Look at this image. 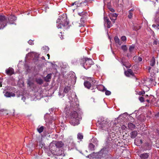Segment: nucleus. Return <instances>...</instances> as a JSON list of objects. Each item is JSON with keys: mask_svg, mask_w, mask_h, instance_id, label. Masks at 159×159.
Returning <instances> with one entry per match:
<instances>
[{"mask_svg": "<svg viewBox=\"0 0 159 159\" xmlns=\"http://www.w3.org/2000/svg\"><path fill=\"white\" fill-rule=\"evenodd\" d=\"M28 43L30 45H32L34 44V43L33 42V41L32 40H30L28 41Z\"/></svg>", "mask_w": 159, "mask_h": 159, "instance_id": "obj_41", "label": "nucleus"}, {"mask_svg": "<svg viewBox=\"0 0 159 159\" xmlns=\"http://www.w3.org/2000/svg\"><path fill=\"white\" fill-rule=\"evenodd\" d=\"M121 40L123 41H125L126 40V38L125 36H122L121 38Z\"/></svg>", "mask_w": 159, "mask_h": 159, "instance_id": "obj_40", "label": "nucleus"}, {"mask_svg": "<svg viewBox=\"0 0 159 159\" xmlns=\"http://www.w3.org/2000/svg\"><path fill=\"white\" fill-rule=\"evenodd\" d=\"M44 129V127L43 126H39L38 128L37 129L38 131V132L39 133H42L43 130Z\"/></svg>", "mask_w": 159, "mask_h": 159, "instance_id": "obj_29", "label": "nucleus"}, {"mask_svg": "<svg viewBox=\"0 0 159 159\" xmlns=\"http://www.w3.org/2000/svg\"><path fill=\"white\" fill-rule=\"evenodd\" d=\"M102 125H103V126H102V125H99L100 128H101L102 130H107V131L109 132V130L108 129V124H103Z\"/></svg>", "mask_w": 159, "mask_h": 159, "instance_id": "obj_12", "label": "nucleus"}, {"mask_svg": "<svg viewBox=\"0 0 159 159\" xmlns=\"http://www.w3.org/2000/svg\"><path fill=\"white\" fill-rule=\"evenodd\" d=\"M36 82L39 84H41L43 83V80L41 78H37L36 79Z\"/></svg>", "mask_w": 159, "mask_h": 159, "instance_id": "obj_27", "label": "nucleus"}, {"mask_svg": "<svg viewBox=\"0 0 159 159\" xmlns=\"http://www.w3.org/2000/svg\"><path fill=\"white\" fill-rule=\"evenodd\" d=\"M131 137L132 138H134L137 136L138 132L136 131H133L130 134Z\"/></svg>", "mask_w": 159, "mask_h": 159, "instance_id": "obj_18", "label": "nucleus"}, {"mask_svg": "<svg viewBox=\"0 0 159 159\" xmlns=\"http://www.w3.org/2000/svg\"><path fill=\"white\" fill-rule=\"evenodd\" d=\"M121 63L122 64V65L123 66H125V65L124 64V63H123V60H121Z\"/></svg>", "mask_w": 159, "mask_h": 159, "instance_id": "obj_49", "label": "nucleus"}, {"mask_svg": "<svg viewBox=\"0 0 159 159\" xmlns=\"http://www.w3.org/2000/svg\"><path fill=\"white\" fill-rule=\"evenodd\" d=\"M108 9L112 12H114L115 11L114 9L111 7H109Z\"/></svg>", "mask_w": 159, "mask_h": 159, "instance_id": "obj_42", "label": "nucleus"}, {"mask_svg": "<svg viewBox=\"0 0 159 159\" xmlns=\"http://www.w3.org/2000/svg\"><path fill=\"white\" fill-rule=\"evenodd\" d=\"M83 136L82 133H79L77 134V138L78 139L82 140L83 139Z\"/></svg>", "mask_w": 159, "mask_h": 159, "instance_id": "obj_32", "label": "nucleus"}, {"mask_svg": "<svg viewBox=\"0 0 159 159\" xmlns=\"http://www.w3.org/2000/svg\"><path fill=\"white\" fill-rule=\"evenodd\" d=\"M51 78V74H48L45 77L44 80L46 82H49L50 81Z\"/></svg>", "mask_w": 159, "mask_h": 159, "instance_id": "obj_19", "label": "nucleus"}, {"mask_svg": "<svg viewBox=\"0 0 159 159\" xmlns=\"http://www.w3.org/2000/svg\"><path fill=\"white\" fill-rule=\"evenodd\" d=\"M135 57L136 58V57H133V59H134Z\"/></svg>", "mask_w": 159, "mask_h": 159, "instance_id": "obj_56", "label": "nucleus"}, {"mask_svg": "<svg viewBox=\"0 0 159 159\" xmlns=\"http://www.w3.org/2000/svg\"><path fill=\"white\" fill-rule=\"evenodd\" d=\"M104 20L107 23V27L108 28H110L112 26V25L111 24V22L109 20L108 18L107 17H104Z\"/></svg>", "mask_w": 159, "mask_h": 159, "instance_id": "obj_15", "label": "nucleus"}, {"mask_svg": "<svg viewBox=\"0 0 159 159\" xmlns=\"http://www.w3.org/2000/svg\"><path fill=\"white\" fill-rule=\"evenodd\" d=\"M98 123L99 125H102L103 124H108L109 122L108 120L103 117H101L98 120ZM103 126V125H102Z\"/></svg>", "mask_w": 159, "mask_h": 159, "instance_id": "obj_7", "label": "nucleus"}, {"mask_svg": "<svg viewBox=\"0 0 159 159\" xmlns=\"http://www.w3.org/2000/svg\"><path fill=\"white\" fill-rule=\"evenodd\" d=\"M42 58H43H43H44V57H42Z\"/></svg>", "mask_w": 159, "mask_h": 159, "instance_id": "obj_60", "label": "nucleus"}, {"mask_svg": "<svg viewBox=\"0 0 159 159\" xmlns=\"http://www.w3.org/2000/svg\"><path fill=\"white\" fill-rule=\"evenodd\" d=\"M109 16H113V17H115V18L116 19V17L118 16L117 14L116 13H110Z\"/></svg>", "mask_w": 159, "mask_h": 159, "instance_id": "obj_37", "label": "nucleus"}, {"mask_svg": "<svg viewBox=\"0 0 159 159\" xmlns=\"http://www.w3.org/2000/svg\"><path fill=\"white\" fill-rule=\"evenodd\" d=\"M70 87L68 86H66L64 89L63 91V96L62 97H64L65 95V94L64 93H67L69 91H70Z\"/></svg>", "mask_w": 159, "mask_h": 159, "instance_id": "obj_17", "label": "nucleus"}, {"mask_svg": "<svg viewBox=\"0 0 159 159\" xmlns=\"http://www.w3.org/2000/svg\"><path fill=\"white\" fill-rule=\"evenodd\" d=\"M121 129L124 130H125L126 128V127L124 125H122L121 127Z\"/></svg>", "mask_w": 159, "mask_h": 159, "instance_id": "obj_44", "label": "nucleus"}, {"mask_svg": "<svg viewBox=\"0 0 159 159\" xmlns=\"http://www.w3.org/2000/svg\"><path fill=\"white\" fill-rule=\"evenodd\" d=\"M109 17L110 19L111 20L112 22L113 23H114L115 22V21L116 20V19L115 18V17H113V16H109Z\"/></svg>", "mask_w": 159, "mask_h": 159, "instance_id": "obj_33", "label": "nucleus"}, {"mask_svg": "<svg viewBox=\"0 0 159 159\" xmlns=\"http://www.w3.org/2000/svg\"><path fill=\"white\" fill-rule=\"evenodd\" d=\"M80 62L82 66L86 69H88L93 64V62L92 60L88 58L82 59Z\"/></svg>", "mask_w": 159, "mask_h": 159, "instance_id": "obj_3", "label": "nucleus"}, {"mask_svg": "<svg viewBox=\"0 0 159 159\" xmlns=\"http://www.w3.org/2000/svg\"><path fill=\"white\" fill-rule=\"evenodd\" d=\"M70 77H71V79H73L74 80L75 79V74L73 72H71L69 74Z\"/></svg>", "mask_w": 159, "mask_h": 159, "instance_id": "obj_28", "label": "nucleus"}, {"mask_svg": "<svg viewBox=\"0 0 159 159\" xmlns=\"http://www.w3.org/2000/svg\"><path fill=\"white\" fill-rule=\"evenodd\" d=\"M142 59L141 57H138V62H140L142 61Z\"/></svg>", "mask_w": 159, "mask_h": 159, "instance_id": "obj_43", "label": "nucleus"}, {"mask_svg": "<svg viewBox=\"0 0 159 159\" xmlns=\"http://www.w3.org/2000/svg\"><path fill=\"white\" fill-rule=\"evenodd\" d=\"M150 81H151V82H152L153 81H155L154 80V79L153 78H151L150 79Z\"/></svg>", "mask_w": 159, "mask_h": 159, "instance_id": "obj_48", "label": "nucleus"}, {"mask_svg": "<svg viewBox=\"0 0 159 159\" xmlns=\"http://www.w3.org/2000/svg\"><path fill=\"white\" fill-rule=\"evenodd\" d=\"M146 101H147V102H148V103H149V102H150V100H148V99H147V100H146Z\"/></svg>", "mask_w": 159, "mask_h": 159, "instance_id": "obj_52", "label": "nucleus"}, {"mask_svg": "<svg viewBox=\"0 0 159 159\" xmlns=\"http://www.w3.org/2000/svg\"><path fill=\"white\" fill-rule=\"evenodd\" d=\"M60 34H59V35L60 36H61V37H60V38H61V39H63V36H62V33H61V32L60 33Z\"/></svg>", "mask_w": 159, "mask_h": 159, "instance_id": "obj_46", "label": "nucleus"}, {"mask_svg": "<svg viewBox=\"0 0 159 159\" xmlns=\"http://www.w3.org/2000/svg\"><path fill=\"white\" fill-rule=\"evenodd\" d=\"M68 24L69 22L67 21V19L66 17L58 18L57 20V26L58 28H61L62 26H65L67 25Z\"/></svg>", "mask_w": 159, "mask_h": 159, "instance_id": "obj_4", "label": "nucleus"}, {"mask_svg": "<svg viewBox=\"0 0 159 159\" xmlns=\"http://www.w3.org/2000/svg\"><path fill=\"white\" fill-rule=\"evenodd\" d=\"M114 39L116 43H117L119 45L121 44V43L119 39L117 36H115Z\"/></svg>", "mask_w": 159, "mask_h": 159, "instance_id": "obj_23", "label": "nucleus"}, {"mask_svg": "<svg viewBox=\"0 0 159 159\" xmlns=\"http://www.w3.org/2000/svg\"><path fill=\"white\" fill-rule=\"evenodd\" d=\"M96 81L93 78H88L84 83V85L88 89H93L96 87Z\"/></svg>", "mask_w": 159, "mask_h": 159, "instance_id": "obj_2", "label": "nucleus"}, {"mask_svg": "<svg viewBox=\"0 0 159 159\" xmlns=\"http://www.w3.org/2000/svg\"><path fill=\"white\" fill-rule=\"evenodd\" d=\"M121 49L124 51H125L127 50V48L126 46L125 45H122L121 47Z\"/></svg>", "mask_w": 159, "mask_h": 159, "instance_id": "obj_34", "label": "nucleus"}, {"mask_svg": "<svg viewBox=\"0 0 159 159\" xmlns=\"http://www.w3.org/2000/svg\"><path fill=\"white\" fill-rule=\"evenodd\" d=\"M133 10L131 9L129 11V15H128V17L129 19H131L133 17Z\"/></svg>", "mask_w": 159, "mask_h": 159, "instance_id": "obj_24", "label": "nucleus"}, {"mask_svg": "<svg viewBox=\"0 0 159 159\" xmlns=\"http://www.w3.org/2000/svg\"><path fill=\"white\" fill-rule=\"evenodd\" d=\"M135 46L134 45L132 44L129 46V51L131 54L133 52V51L135 48Z\"/></svg>", "mask_w": 159, "mask_h": 159, "instance_id": "obj_21", "label": "nucleus"}, {"mask_svg": "<svg viewBox=\"0 0 159 159\" xmlns=\"http://www.w3.org/2000/svg\"><path fill=\"white\" fill-rule=\"evenodd\" d=\"M43 48L45 50V51H48L49 50V48L48 46H45L43 47Z\"/></svg>", "mask_w": 159, "mask_h": 159, "instance_id": "obj_38", "label": "nucleus"}, {"mask_svg": "<svg viewBox=\"0 0 159 159\" xmlns=\"http://www.w3.org/2000/svg\"><path fill=\"white\" fill-rule=\"evenodd\" d=\"M6 73L8 75H11L14 74V70L11 68H9L6 70Z\"/></svg>", "mask_w": 159, "mask_h": 159, "instance_id": "obj_10", "label": "nucleus"}, {"mask_svg": "<svg viewBox=\"0 0 159 159\" xmlns=\"http://www.w3.org/2000/svg\"><path fill=\"white\" fill-rule=\"evenodd\" d=\"M63 145V143L61 141H55L51 143L50 146L51 147L52 145L54 146V147H56L57 148H60L62 147Z\"/></svg>", "mask_w": 159, "mask_h": 159, "instance_id": "obj_6", "label": "nucleus"}, {"mask_svg": "<svg viewBox=\"0 0 159 159\" xmlns=\"http://www.w3.org/2000/svg\"><path fill=\"white\" fill-rule=\"evenodd\" d=\"M47 56L48 57V59H49V57H50V55H49V54H48L47 55Z\"/></svg>", "mask_w": 159, "mask_h": 159, "instance_id": "obj_53", "label": "nucleus"}, {"mask_svg": "<svg viewBox=\"0 0 159 159\" xmlns=\"http://www.w3.org/2000/svg\"><path fill=\"white\" fill-rule=\"evenodd\" d=\"M157 43H158V42H157V41L154 40L153 43V44L157 45Z\"/></svg>", "mask_w": 159, "mask_h": 159, "instance_id": "obj_45", "label": "nucleus"}, {"mask_svg": "<svg viewBox=\"0 0 159 159\" xmlns=\"http://www.w3.org/2000/svg\"><path fill=\"white\" fill-rule=\"evenodd\" d=\"M139 157L141 159H147L149 157V154L148 153H144L140 154Z\"/></svg>", "mask_w": 159, "mask_h": 159, "instance_id": "obj_14", "label": "nucleus"}, {"mask_svg": "<svg viewBox=\"0 0 159 159\" xmlns=\"http://www.w3.org/2000/svg\"><path fill=\"white\" fill-rule=\"evenodd\" d=\"M7 20L6 17L3 15H0V29H3L7 25Z\"/></svg>", "mask_w": 159, "mask_h": 159, "instance_id": "obj_5", "label": "nucleus"}, {"mask_svg": "<svg viewBox=\"0 0 159 159\" xmlns=\"http://www.w3.org/2000/svg\"><path fill=\"white\" fill-rule=\"evenodd\" d=\"M108 145H109V146L108 147H109V146L110 145V143H109Z\"/></svg>", "mask_w": 159, "mask_h": 159, "instance_id": "obj_58", "label": "nucleus"}, {"mask_svg": "<svg viewBox=\"0 0 159 159\" xmlns=\"http://www.w3.org/2000/svg\"><path fill=\"white\" fill-rule=\"evenodd\" d=\"M89 148L90 150L94 151L95 150V146L92 143H90L89 145Z\"/></svg>", "mask_w": 159, "mask_h": 159, "instance_id": "obj_20", "label": "nucleus"}, {"mask_svg": "<svg viewBox=\"0 0 159 159\" xmlns=\"http://www.w3.org/2000/svg\"><path fill=\"white\" fill-rule=\"evenodd\" d=\"M155 58L153 57L150 61V65L151 66H153L155 65Z\"/></svg>", "mask_w": 159, "mask_h": 159, "instance_id": "obj_25", "label": "nucleus"}, {"mask_svg": "<svg viewBox=\"0 0 159 159\" xmlns=\"http://www.w3.org/2000/svg\"><path fill=\"white\" fill-rule=\"evenodd\" d=\"M25 97H23V98H22V100H23L24 101V100H25Z\"/></svg>", "mask_w": 159, "mask_h": 159, "instance_id": "obj_54", "label": "nucleus"}, {"mask_svg": "<svg viewBox=\"0 0 159 159\" xmlns=\"http://www.w3.org/2000/svg\"><path fill=\"white\" fill-rule=\"evenodd\" d=\"M86 12H85L82 11L81 12H79L78 14L80 16H81L83 17H84L86 15Z\"/></svg>", "mask_w": 159, "mask_h": 159, "instance_id": "obj_31", "label": "nucleus"}, {"mask_svg": "<svg viewBox=\"0 0 159 159\" xmlns=\"http://www.w3.org/2000/svg\"><path fill=\"white\" fill-rule=\"evenodd\" d=\"M151 143H149L146 142L145 143L143 148L145 150H150L151 149Z\"/></svg>", "mask_w": 159, "mask_h": 159, "instance_id": "obj_11", "label": "nucleus"}, {"mask_svg": "<svg viewBox=\"0 0 159 159\" xmlns=\"http://www.w3.org/2000/svg\"><path fill=\"white\" fill-rule=\"evenodd\" d=\"M96 87H97L98 89L101 91H103L105 89L104 87L102 85H100Z\"/></svg>", "mask_w": 159, "mask_h": 159, "instance_id": "obj_30", "label": "nucleus"}, {"mask_svg": "<svg viewBox=\"0 0 159 159\" xmlns=\"http://www.w3.org/2000/svg\"><path fill=\"white\" fill-rule=\"evenodd\" d=\"M53 153L55 155L57 156H61L62 155L63 151L61 149L57 148L56 149L55 152H53Z\"/></svg>", "mask_w": 159, "mask_h": 159, "instance_id": "obj_13", "label": "nucleus"}, {"mask_svg": "<svg viewBox=\"0 0 159 159\" xmlns=\"http://www.w3.org/2000/svg\"><path fill=\"white\" fill-rule=\"evenodd\" d=\"M70 107H66L65 109L66 114L68 115L70 111H71L70 115V123L73 126L78 125L80 123V118L77 112L78 108V105L77 103L74 102H71Z\"/></svg>", "mask_w": 159, "mask_h": 159, "instance_id": "obj_1", "label": "nucleus"}, {"mask_svg": "<svg viewBox=\"0 0 159 159\" xmlns=\"http://www.w3.org/2000/svg\"><path fill=\"white\" fill-rule=\"evenodd\" d=\"M4 95L7 97H14L15 94L10 92H7L4 94Z\"/></svg>", "mask_w": 159, "mask_h": 159, "instance_id": "obj_16", "label": "nucleus"}, {"mask_svg": "<svg viewBox=\"0 0 159 159\" xmlns=\"http://www.w3.org/2000/svg\"><path fill=\"white\" fill-rule=\"evenodd\" d=\"M139 99L141 102H144V98L142 97H139Z\"/></svg>", "mask_w": 159, "mask_h": 159, "instance_id": "obj_39", "label": "nucleus"}, {"mask_svg": "<svg viewBox=\"0 0 159 159\" xmlns=\"http://www.w3.org/2000/svg\"><path fill=\"white\" fill-rule=\"evenodd\" d=\"M127 56L128 58H130L132 57L131 55L129 53L127 54Z\"/></svg>", "mask_w": 159, "mask_h": 159, "instance_id": "obj_47", "label": "nucleus"}, {"mask_svg": "<svg viewBox=\"0 0 159 159\" xmlns=\"http://www.w3.org/2000/svg\"><path fill=\"white\" fill-rule=\"evenodd\" d=\"M16 20V17L14 15H11L8 17V22L9 23L12 24H14V21Z\"/></svg>", "mask_w": 159, "mask_h": 159, "instance_id": "obj_8", "label": "nucleus"}, {"mask_svg": "<svg viewBox=\"0 0 159 159\" xmlns=\"http://www.w3.org/2000/svg\"><path fill=\"white\" fill-rule=\"evenodd\" d=\"M2 86V84L1 83H0V87H1Z\"/></svg>", "mask_w": 159, "mask_h": 159, "instance_id": "obj_55", "label": "nucleus"}, {"mask_svg": "<svg viewBox=\"0 0 159 159\" xmlns=\"http://www.w3.org/2000/svg\"><path fill=\"white\" fill-rule=\"evenodd\" d=\"M73 146H75V144L73 143Z\"/></svg>", "mask_w": 159, "mask_h": 159, "instance_id": "obj_57", "label": "nucleus"}, {"mask_svg": "<svg viewBox=\"0 0 159 159\" xmlns=\"http://www.w3.org/2000/svg\"><path fill=\"white\" fill-rule=\"evenodd\" d=\"M135 143H137L138 144H141L142 143V140L136 138L135 139Z\"/></svg>", "mask_w": 159, "mask_h": 159, "instance_id": "obj_26", "label": "nucleus"}, {"mask_svg": "<svg viewBox=\"0 0 159 159\" xmlns=\"http://www.w3.org/2000/svg\"><path fill=\"white\" fill-rule=\"evenodd\" d=\"M76 2H75L74 3H72L71 4V6H74V5H76Z\"/></svg>", "mask_w": 159, "mask_h": 159, "instance_id": "obj_50", "label": "nucleus"}, {"mask_svg": "<svg viewBox=\"0 0 159 159\" xmlns=\"http://www.w3.org/2000/svg\"><path fill=\"white\" fill-rule=\"evenodd\" d=\"M125 75L127 77H129L130 76H134V74L133 70L130 69H129L127 70V71H125Z\"/></svg>", "mask_w": 159, "mask_h": 159, "instance_id": "obj_9", "label": "nucleus"}, {"mask_svg": "<svg viewBox=\"0 0 159 159\" xmlns=\"http://www.w3.org/2000/svg\"><path fill=\"white\" fill-rule=\"evenodd\" d=\"M128 127L130 129H133L135 128V126L132 123L130 122L128 124Z\"/></svg>", "mask_w": 159, "mask_h": 159, "instance_id": "obj_22", "label": "nucleus"}, {"mask_svg": "<svg viewBox=\"0 0 159 159\" xmlns=\"http://www.w3.org/2000/svg\"><path fill=\"white\" fill-rule=\"evenodd\" d=\"M42 58H43H43H44V57H42Z\"/></svg>", "mask_w": 159, "mask_h": 159, "instance_id": "obj_59", "label": "nucleus"}, {"mask_svg": "<svg viewBox=\"0 0 159 159\" xmlns=\"http://www.w3.org/2000/svg\"><path fill=\"white\" fill-rule=\"evenodd\" d=\"M145 93V92L144 91H141L139 92H137L136 94H138L139 95H141L142 94H144Z\"/></svg>", "mask_w": 159, "mask_h": 159, "instance_id": "obj_35", "label": "nucleus"}, {"mask_svg": "<svg viewBox=\"0 0 159 159\" xmlns=\"http://www.w3.org/2000/svg\"><path fill=\"white\" fill-rule=\"evenodd\" d=\"M104 90L106 91H105V94L106 95H109L111 94V92L107 90L105 88Z\"/></svg>", "mask_w": 159, "mask_h": 159, "instance_id": "obj_36", "label": "nucleus"}, {"mask_svg": "<svg viewBox=\"0 0 159 159\" xmlns=\"http://www.w3.org/2000/svg\"><path fill=\"white\" fill-rule=\"evenodd\" d=\"M152 26L153 28H155L156 26V25L153 24L152 25Z\"/></svg>", "mask_w": 159, "mask_h": 159, "instance_id": "obj_51", "label": "nucleus"}, {"mask_svg": "<svg viewBox=\"0 0 159 159\" xmlns=\"http://www.w3.org/2000/svg\"><path fill=\"white\" fill-rule=\"evenodd\" d=\"M146 96H148V95H146Z\"/></svg>", "mask_w": 159, "mask_h": 159, "instance_id": "obj_61", "label": "nucleus"}]
</instances>
